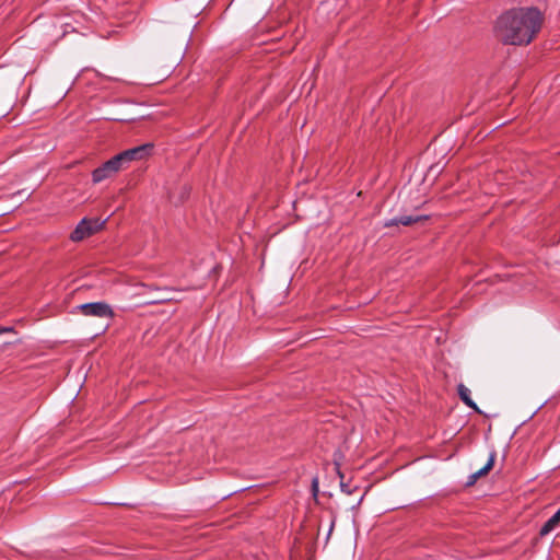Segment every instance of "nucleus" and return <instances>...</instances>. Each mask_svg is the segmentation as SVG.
<instances>
[{
  "instance_id": "f257e3e1",
  "label": "nucleus",
  "mask_w": 560,
  "mask_h": 560,
  "mask_svg": "<svg viewBox=\"0 0 560 560\" xmlns=\"http://www.w3.org/2000/svg\"><path fill=\"white\" fill-rule=\"evenodd\" d=\"M542 22L544 15L537 8H517L501 14L494 31L505 45H528L540 32Z\"/></svg>"
},
{
  "instance_id": "f03ea898",
  "label": "nucleus",
  "mask_w": 560,
  "mask_h": 560,
  "mask_svg": "<svg viewBox=\"0 0 560 560\" xmlns=\"http://www.w3.org/2000/svg\"><path fill=\"white\" fill-rule=\"evenodd\" d=\"M105 221L97 218H83L70 234L72 242H81L103 229Z\"/></svg>"
},
{
  "instance_id": "7ed1b4c3",
  "label": "nucleus",
  "mask_w": 560,
  "mask_h": 560,
  "mask_svg": "<svg viewBox=\"0 0 560 560\" xmlns=\"http://www.w3.org/2000/svg\"><path fill=\"white\" fill-rule=\"evenodd\" d=\"M80 313L84 316H94L100 318H113L114 311L106 302H92L78 306Z\"/></svg>"
},
{
  "instance_id": "20e7f679",
  "label": "nucleus",
  "mask_w": 560,
  "mask_h": 560,
  "mask_svg": "<svg viewBox=\"0 0 560 560\" xmlns=\"http://www.w3.org/2000/svg\"><path fill=\"white\" fill-rule=\"evenodd\" d=\"M152 150H153V144L145 143V144H142L139 147H135V148L125 150L120 153H121L125 162H127L129 164L131 161H138V160H143V159L148 158L149 155H151Z\"/></svg>"
},
{
  "instance_id": "39448f33",
  "label": "nucleus",
  "mask_w": 560,
  "mask_h": 560,
  "mask_svg": "<svg viewBox=\"0 0 560 560\" xmlns=\"http://www.w3.org/2000/svg\"><path fill=\"white\" fill-rule=\"evenodd\" d=\"M429 215H401L399 218H394L384 223L385 228L395 226L398 224H402L405 226L411 225L422 220H428Z\"/></svg>"
},
{
  "instance_id": "423d86ee",
  "label": "nucleus",
  "mask_w": 560,
  "mask_h": 560,
  "mask_svg": "<svg viewBox=\"0 0 560 560\" xmlns=\"http://www.w3.org/2000/svg\"><path fill=\"white\" fill-rule=\"evenodd\" d=\"M494 460H495V453L492 452L490 454V457H489L487 464L482 468H480L478 471H476L469 476L467 485L472 486L477 481L478 478L487 475L492 469V467L494 465Z\"/></svg>"
},
{
  "instance_id": "0eeeda50",
  "label": "nucleus",
  "mask_w": 560,
  "mask_h": 560,
  "mask_svg": "<svg viewBox=\"0 0 560 560\" xmlns=\"http://www.w3.org/2000/svg\"><path fill=\"white\" fill-rule=\"evenodd\" d=\"M457 393L460 398V400L472 410L480 412L477 404L471 399L470 397V390L467 388L464 384H458L457 386Z\"/></svg>"
},
{
  "instance_id": "6e6552de",
  "label": "nucleus",
  "mask_w": 560,
  "mask_h": 560,
  "mask_svg": "<svg viewBox=\"0 0 560 560\" xmlns=\"http://www.w3.org/2000/svg\"><path fill=\"white\" fill-rule=\"evenodd\" d=\"M114 173L110 171L109 166H107L105 162L92 172V180L94 184H98L112 177Z\"/></svg>"
},
{
  "instance_id": "1a4fd4ad",
  "label": "nucleus",
  "mask_w": 560,
  "mask_h": 560,
  "mask_svg": "<svg viewBox=\"0 0 560 560\" xmlns=\"http://www.w3.org/2000/svg\"><path fill=\"white\" fill-rule=\"evenodd\" d=\"M106 164H107V166H109V168L114 173V175L116 173H118L119 171L128 167V163L125 162L121 153H118L115 156H113L112 159H109L108 161H106Z\"/></svg>"
},
{
  "instance_id": "9d476101",
  "label": "nucleus",
  "mask_w": 560,
  "mask_h": 560,
  "mask_svg": "<svg viewBox=\"0 0 560 560\" xmlns=\"http://www.w3.org/2000/svg\"><path fill=\"white\" fill-rule=\"evenodd\" d=\"M560 523V513L556 512L540 528L539 535L546 536Z\"/></svg>"
},
{
  "instance_id": "9b49d317",
  "label": "nucleus",
  "mask_w": 560,
  "mask_h": 560,
  "mask_svg": "<svg viewBox=\"0 0 560 560\" xmlns=\"http://www.w3.org/2000/svg\"><path fill=\"white\" fill-rule=\"evenodd\" d=\"M336 469H337V474L340 478V488H341V491L347 493V494H351L352 493V489L350 488L349 483H346L343 481V478H345V475L341 472L340 470V467H339V464H336Z\"/></svg>"
},
{
  "instance_id": "f8f14e48",
  "label": "nucleus",
  "mask_w": 560,
  "mask_h": 560,
  "mask_svg": "<svg viewBox=\"0 0 560 560\" xmlns=\"http://www.w3.org/2000/svg\"><path fill=\"white\" fill-rule=\"evenodd\" d=\"M313 490H314V492H315V493L318 491V482H317V479H314V480H313Z\"/></svg>"
},
{
  "instance_id": "ddd939ff",
  "label": "nucleus",
  "mask_w": 560,
  "mask_h": 560,
  "mask_svg": "<svg viewBox=\"0 0 560 560\" xmlns=\"http://www.w3.org/2000/svg\"><path fill=\"white\" fill-rule=\"evenodd\" d=\"M557 512H559V513H560V506H559V510H558Z\"/></svg>"
}]
</instances>
